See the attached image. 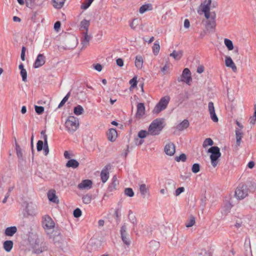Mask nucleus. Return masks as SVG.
Segmentation results:
<instances>
[{
	"mask_svg": "<svg viewBox=\"0 0 256 256\" xmlns=\"http://www.w3.org/2000/svg\"><path fill=\"white\" fill-rule=\"evenodd\" d=\"M164 128V120L156 118L150 124L148 130L151 136L158 135Z\"/></svg>",
	"mask_w": 256,
	"mask_h": 256,
	"instance_id": "nucleus-1",
	"label": "nucleus"
},
{
	"mask_svg": "<svg viewBox=\"0 0 256 256\" xmlns=\"http://www.w3.org/2000/svg\"><path fill=\"white\" fill-rule=\"evenodd\" d=\"M79 125L78 118L74 116H68L65 122L66 130L71 134H73L77 130Z\"/></svg>",
	"mask_w": 256,
	"mask_h": 256,
	"instance_id": "nucleus-2",
	"label": "nucleus"
},
{
	"mask_svg": "<svg viewBox=\"0 0 256 256\" xmlns=\"http://www.w3.org/2000/svg\"><path fill=\"white\" fill-rule=\"evenodd\" d=\"M208 152L210 153V158L212 166L215 168L218 164V160L221 156L220 149L216 146L210 147L208 150Z\"/></svg>",
	"mask_w": 256,
	"mask_h": 256,
	"instance_id": "nucleus-3",
	"label": "nucleus"
},
{
	"mask_svg": "<svg viewBox=\"0 0 256 256\" xmlns=\"http://www.w3.org/2000/svg\"><path fill=\"white\" fill-rule=\"evenodd\" d=\"M170 100V98L169 96H165L162 98L154 108L152 110L153 114H158L160 112L164 110L166 108Z\"/></svg>",
	"mask_w": 256,
	"mask_h": 256,
	"instance_id": "nucleus-4",
	"label": "nucleus"
},
{
	"mask_svg": "<svg viewBox=\"0 0 256 256\" xmlns=\"http://www.w3.org/2000/svg\"><path fill=\"white\" fill-rule=\"evenodd\" d=\"M248 195V188L246 184H240L235 191V196L238 199L242 200Z\"/></svg>",
	"mask_w": 256,
	"mask_h": 256,
	"instance_id": "nucleus-5",
	"label": "nucleus"
},
{
	"mask_svg": "<svg viewBox=\"0 0 256 256\" xmlns=\"http://www.w3.org/2000/svg\"><path fill=\"white\" fill-rule=\"evenodd\" d=\"M120 234L122 240L124 244L128 247L131 244L129 234L127 232V227L126 223H124L120 230Z\"/></svg>",
	"mask_w": 256,
	"mask_h": 256,
	"instance_id": "nucleus-6",
	"label": "nucleus"
},
{
	"mask_svg": "<svg viewBox=\"0 0 256 256\" xmlns=\"http://www.w3.org/2000/svg\"><path fill=\"white\" fill-rule=\"evenodd\" d=\"M212 3L211 0H205L202 2L199 8L201 9V11L204 13L205 18L208 20L210 18L211 16H210V6Z\"/></svg>",
	"mask_w": 256,
	"mask_h": 256,
	"instance_id": "nucleus-7",
	"label": "nucleus"
},
{
	"mask_svg": "<svg viewBox=\"0 0 256 256\" xmlns=\"http://www.w3.org/2000/svg\"><path fill=\"white\" fill-rule=\"evenodd\" d=\"M42 225L44 230H47L54 228L55 224L49 216L46 215L43 217Z\"/></svg>",
	"mask_w": 256,
	"mask_h": 256,
	"instance_id": "nucleus-8",
	"label": "nucleus"
},
{
	"mask_svg": "<svg viewBox=\"0 0 256 256\" xmlns=\"http://www.w3.org/2000/svg\"><path fill=\"white\" fill-rule=\"evenodd\" d=\"M192 80L191 72L188 68H185L182 72L180 79L178 78V82H184L189 84Z\"/></svg>",
	"mask_w": 256,
	"mask_h": 256,
	"instance_id": "nucleus-9",
	"label": "nucleus"
},
{
	"mask_svg": "<svg viewBox=\"0 0 256 256\" xmlns=\"http://www.w3.org/2000/svg\"><path fill=\"white\" fill-rule=\"evenodd\" d=\"M44 150V152L45 156H47L49 152L48 143L44 144L43 141L39 140L36 144V150L38 152H40Z\"/></svg>",
	"mask_w": 256,
	"mask_h": 256,
	"instance_id": "nucleus-10",
	"label": "nucleus"
},
{
	"mask_svg": "<svg viewBox=\"0 0 256 256\" xmlns=\"http://www.w3.org/2000/svg\"><path fill=\"white\" fill-rule=\"evenodd\" d=\"M208 110L210 114V116L212 120L214 122H218V118L216 115L215 112V109L214 107V104L212 102H210L208 104Z\"/></svg>",
	"mask_w": 256,
	"mask_h": 256,
	"instance_id": "nucleus-11",
	"label": "nucleus"
},
{
	"mask_svg": "<svg viewBox=\"0 0 256 256\" xmlns=\"http://www.w3.org/2000/svg\"><path fill=\"white\" fill-rule=\"evenodd\" d=\"M45 59L46 58L43 54H38L34 64V67L37 68L43 66L46 62Z\"/></svg>",
	"mask_w": 256,
	"mask_h": 256,
	"instance_id": "nucleus-12",
	"label": "nucleus"
},
{
	"mask_svg": "<svg viewBox=\"0 0 256 256\" xmlns=\"http://www.w3.org/2000/svg\"><path fill=\"white\" fill-rule=\"evenodd\" d=\"M92 182L90 180H84L80 183L78 188L80 190H90L92 188Z\"/></svg>",
	"mask_w": 256,
	"mask_h": 256,
	"instance_id": "nucleus-13",
	"label": "nucleus"
},
{
	"mask_svg": "<svg viewBox=\"0 0 256 256\" xmlns=\"http://www.w3.org/2000/svg\"><path fill=\"white\" fill-rule=\"evenodd\" d=\"M216 14H211L210 18L206 21V28L208 30L212 31L216 26Z\"/></svg>",
	"mask_w": 256,
	"mask_h": 256,
	"instance_id": "nucleus-14",
	"label": "nucleus"
},
{
	"mask_svg": "<svg viewBox=\"0 0 256 256\" xmlns=\"http://www.w3.org/2000/svg\"><path fill=\"white\" fill-rule=\"evenodd\" d=\"M164 152L167 155L173 156L176 152L174 144L172 142L166 144L164 147Z\"/></svg>",
	"mask_w": 256,
	"mask_h": 256,
	"instance_id": "nucleus-15",
	"label": "nucleus"
},
{
	"mask_svg": "<svg viewBox=\"0 0 256 256\" xmlns=\"http://www.w3.org/2000/svg\"><path fill=\"white\" fill-rule=\"evenodd\" d=\"M119 184V182L117 179L116 176H114L112 178L111 183L108 188V192H112L116 189L117 186Z\"/></svg>",
	"mask_w": 256,
	"mask_h": 256,
	"instance_id": "nucleus-16",
	"label": "nucleus"
},
{
	"mask_svg": "<svg viewBox=\"0 0 256 256\" xmlns=\"http://www.w3.org/2000/svg\"><path fill=\"white\" fill-rule=\"evenodd\" d=\"M117 132L116 129L111 128L109 129L108 132L107 133L108 139L113 142L116 140L117 138Z\"/></svg>",
	"mask_w": 256,
	"mask_h": 256,
	"instance_id": "nucleus-17",
	"label": "nucleus"
},
{
	"mask_svg": "<svg viewBox=\"0 0 256 256\" xmlns=\"http://www.w3.org/2000/svg\"><path fill=\"white\" fill-rule=\"evenodd\" d=\"M145 114V106L144 103L140 102L137 105V111L136 113V117L141 118Z\"/></svg>",
	"mask_w": 256,
	"mask_h": 256,
	"instance_id": "nucleus-18",
	"label": "nucleus"
},
{
	"mask_svg": "<svg viewBox=\"0 0 256 256\" xmlns=\"http://www.w3.org/2000/svg\"><path fill=\"white\" fill-rule=\"evenodd\" d=\"M48 197L49 200L55 204H58L59 200L58 196L56 194V191L54 190H50L48 192Z\"/></svg>",
	"mask_w": 256,
	"mask_h": 256,
	"instance_id": "nucleus-19",
	"label": "nucleus"
},
{
	"mask_svg": "<svg viewBox=\"0 0 256 256\" xmlns=\"http://www.w3.org/2000/svg\"><path fill=\"white\" fill-rule=\"evenodd\" d=\"M101 180L102 182H106L109 178V172L108 170V166H106L103 168L100 173Z\"/></svg>",
	"mask_w": 256,
	"mask_h": 256,
	"instance_id": "nucleus-20",
	"label": "nucleus"
},
{
	"mask_svg": "<svg viewBox=\"0 0 256 256\" xmlns=\"http://www.w3.org/2000/svg\"><path fill=\"white\" fill-rule=\"evenodd\" d=\"M24 204H26L25 211L26 212L28 215H34L36 214V209L33 206V204L32 203L28 204L26 202H24Z\"/></svg>",
	"mask_w": 256,
	"mask_h": 256,
	"instance_id": "nucleus-21",
	"label": "nucleus"
},
{
	"mask_svg": "<svg viewBox=\"0 0 256 256\" xmlns=\"http://www.w3.org/2000/svg\"><path fill=\"white\" fill-rule=\"evenodd\" d=\"M225 64L227 67L232 68L234 72H236V66L230 56H226Z\"/></svg>",
	"mask_w": 256,
	"mask_h": 256,
	"instance_id": "nucleus-22",
	"label": "nucleus"
},
{
	"mask_svg": "<svg viewBox=\"0 0 256 256\" xmlns=\"http://www.w3.org/2000/svg\"><path fill=\"white\" fill-rule=\"evenodd\" d=\"M17 230L16 226L8 227L4 230V234L8 236H12L17 232Z\"/></svg>",
	"mask_w": 256,
	"mask_h": 256,
	"instance_id": "nucleus-23",
	"label": "nucleus"
},
{
	"mask_svg": "<svg viewBox=\"0 0 256 256\" xmlns=\"http://www.w3.org/2000/svg\"><path fill=\"white\" fill-rule=\"evenodd\" d=\"M14 246V242L11 240H7L4 242L3 248L4 250L8 252H10L12 250Z\"/></svg>",
	"mask_w": 256,
	"mask_h": 256,
	"instance_id": "nucleus-24",
	"label": "nucleus"
},
{
	"mask_svg": "<svg viewBox=\"0 0 256 256\" xmlns=\"http://www.w3.org/2000/svg\"><path fill=\"white\" fill-rule=\"evenodd\" d=\"M91 36L88 34V32H84V37L81 40V44L83 47L87 46L89 44V42Z\"/></svg>",
	"mask_w": 256,
	"mask_h": 256,
	"instance_id": "nucleus-25",
	"label": "nucleus"
},
{
	"mask_svg": "<svg viewBox=\"0 0 256 256\" xmlns=\"http://www.w3.org/2000/svg\"><path fill=\"white\" fill-rule=\"evenodd\" d=\"M189 125L190 124L188 120H184L176 126V128L178 130L182 131L188 128Z\"/></svg>",
	"mask_w": 256,
	"mask_h": 256,
	"instance_id": "nucleus-26",
	"label": "nucleus"
},
{
	"mask_svg": "<svg viewBox=\"0 0 256 256\" xmlns=\"http://www.w3.org/2000/svg\"><path fill=\"white\" fill-rule=\"evenodd\" d=\"M16 150L18 158V162H20L23 160V154L22 150L18 144L16 142Z\"/></svg>",
	"mask_w": 256,
	"mask_h": 256,
	"instance_id": "nucleus-27",
	"label": "nucleus"
},
{
	"mask_svg": "<svg viewBox=\"0 0 256 256\" xmlns=\"http://www.w3.org/2000/svg\"><path fill=\"white\" fill-rule=\"evenodd\" d=\"M183 55V51L182 50L176 51L174 50L170 54V56L174 58L176 60H179Z\"/></svg>",
	"mask_w": 256,
	"mask_h": 256,
	"instance_id": "nucleus-28",
	"label": "nucleus"
},
{
	"mask_svg": "<svg viewBox=\"0 0 256 256\" xmlns=\"http://www.w3.org/2000/svg\"><path fill=\"white\" fill-rule=\"evenodd\" d=\"M79 166V162L74 159H70L68 160L66 164V166L67 168H76Z\"/></svg>",
	"mask_w": 256,
	"mask_h": 256,
	"instance_id": "nucleus-29",
	"label": "nucleus"
},
{
	"mask_svg": "<svg viewBox=\"0 0 256 256\" xmlns=\"http://www.w3.org/2000/svg\"><path fill=\"white\" fill-rule=\"evenodd\" d=\"M152 9V6L151 4H147L142 6L139 10L140 14H144L146 11L150 10Z\"/></svg>",
	"mask_w": 256,
	"mask_h": 256,
	"instance_id": "nucleus-30",
	"label": "nucleus"
},
{
	"mask_svg": "<svg viewBox=\"0 0 256 256\" xmlns=\"http://www.w3.org/2000/svg\"><path fill=\"white\" fill-rule=\"evenodd\" d=\"M90 26V21L84 19L81 21L80 25V30H85L86 32H88V26Z\"/></svg>",
	"mask_w": 256,
	"mask_h": 256,
	"instance_id": "nucleus-31",
	"label": "nucleus"
},
{
	"mask_svg": "<svg viewBox=\"0 0 256 256\" xmlns=\"http://www.w3.org/2000/svg\"><path fill=\"white\" fill-rule=\"evenodd\" d=\"M159 246V243L155 240L151 241L149 242L148 247L150 248V251L154 252L156 250Z\"/></svg>",
	"mask_w": 256,
	"mask_h": 256,
	"instance_id": "nucleus-32",
	"label": "nucleus"
},
{
	"mask_svg": "<svg viewBox=\"0 0 256 256\" xmlns=\"http://www.w3.org/2000/svg\"><path fill=\"white\" fill-rule=\"evenodd\" d=\"M143 58L141 56L138 55L136 57L135 66L138 68L140 69L142 67L143 65Z\"/></svg>",
	"mask_w": 256,
	"mask_h": 256,
	"instance_id": "nucleus-33",
	"label": "nucleus"
},
{
	"mask_svg": "<svg viewBox=\"0 0 256 256\" xmlns=\"http://www.w3.org/2000/svg\"><path fill=\"white\" fill-rule=\"evenodd\" d=\"M140 192L143 198L146 197L148 189L145 184H142L140 186Z\"/></svg>",
	"mask_w": 256,
	"mask_h": 256,
	"instance_id": "nucleus-34",
	"label": "nucleus"
},
{
	"mask_svg": "<svg viewBox=\"0 0 256 256\" xmlns=\"http://www.w3.org/2000/svg\"><path fill=\"white\" fill-rule=\"evenodd\" d=\"M160 42L158 40H156L154 44V46H152V52H153L155 56L158 55L160 52Z\"/></svg>",
	"mask_w": 256,
	"mask_h": 256,
	"instance_id": "nucleus-35",
	"label": "nucleus"
},
{
	"mask_svg": "<svg viewBox=\"0 0 256 256\" xmlns=\"http://www.w3.org/2000/svg\"><path fill=\"white\" fill-rule=\"evenodd\" d=\"M84 112V110L80 105H78L74 108V112L76 116L82 114Z\"/></svg>",
	"mask_w": 256,
	"mask_h": 256,
	"instance_id": "nucleus-36",
	"label": "nucleus"
},
{
	"mask_svg": "<svg viewBox=\"0 0 256 256\" xmlns=\"http://www.w3.org/2000/svg\"><path fill=\"white\" fill-rule=\"evenodd\" d=\"M128 220L129 221L134 224V226L136 225L137 224V220L136 218L134 215L132 214V210H129L128 211Z\"/></svg>",
	"mask_w": 256,
	"mask_h": 256,
	"instance_id": "nucleus-37",
	"label": "nucleus"
},
{
	"mask_svg": "<svg viewBox=\"0 0 256 256\" xmlns=\"http://www.w3.org/2000/svg\"><path fill=\"white\" fill-rule=\"evenodd\" d=\"M82 202L85 204H89L90 203L92 200V194H86L84 195L82 198Z\"/></svg>",
	"mask_w": 256,
	"mask_h": 256,
	"instance_id": "nucleus-38",
	"label": "nucleus"
},
{
	"mask_svg": "<svg viewBox=\"0 0 256 256\" xmlns=\"http://www.w3.org/2000/svg\"><path fill=\"white\" fill-rule=\"evenodd\" d=\"M46 249L44 246L39 247L38 245L36 244L33 246V250L34 253L38 254L42 252L43 251L46 250Z\"/></svg>",
	"mask_w": 256,
	"mask_h": 256,
	"instance_id": "nucleus-39",
	"label": "nucleus"
},
{
	"mask_svg": "<svg viewBox=\"0 0 256 256\" xmlns=\"http://www.w3.org/2000/svg\"><path fill=\"white\" fill-rule=\"evenodd\" d=\"M224 43L229 50H231L234 49L233 43L231 40L228 38H225L224 40Z\"/></svg>",
	"mask_w": 256,
	"mask_h": 256,
	"instance_id": "nucleus-40",
	"label": "nucleus"
},
{
	"mask_svg": "<svg viewBox=\"0 0 256 256\" xmlns=\"http://www.w3.org/2000/svg\"><path fill=\"white\" fill-rule=\"evenodd\" d=\"M150 134L149 130H140L138 134V136L140 139H143L146 137L148 135Z\"/></svg>",
	"mask_w": 256,
	"mask_h": 256,
	"instance_id": "nucleus-41",
	"label": "nucleus"
},
{
	"mask_svg": "<svg viewBox=\"0 0 256 256\" xmlns=\"http://www.w3.org/2000/svg\"><path fill=\"white\" fill-rule=\"evenodd\" d=\"M94 0H85L81 5V8L86 10L90 6Z\"/></svg>",
	"mask_w": 256,
	"mask_h": 256,
	"instance_id": "nucleus-42",
	"label": "nucleus"
},
{
	"mask_svg": "<svg viewBox=\"0 0 256 256\" xmlns=\"http://www.w3.org/2000/svg\"><path fill=\"white\" fill-rule=\"evenodd\" d=\"M195 222V218L194 216H191L190 217V219L188 220V222L186 224V226L187 228H190L193 226Z\"/></svg>",
	"mask_w": 256,
	"mask_h": 256,
	"instance_id": "nucleus-43",
	"label": "nucleus"
},
{
	"mask_svg": "<svg viewBox=\"0 0 256 256\" xmlns=\"http://www.w3.org/2000/svg\"><path fill=\"white\" fill-rule=\"evenodd\" d=\"M70 92H69L60 102L58 104V108H60L64 104L68 101V98L70 96Z\"/></svg>",
	"mask_w": 256,
	"mask_h": 256,
	"instance_id": "nucleus-44",
	"label": "nucleus"
},
{
	"mask_svg": "<svg viewBox=\"0 0 256 256\" xmlns=\"http://www.w3.org/2000/svg\"><path fill=\"white\" fill-rule=\"evenodd\" d=\"M130 84V89L134 88L136 87L138 81L137 78L136 76H134L132 78L129 82Z\"/></svg>",
	"mask_w": 256,
	"mask_h": 256,
	"instance_id": "nucleus-45",
	"label": "nucleus"
},
{
	"mask_svg": "<svg viewBox=\"0 0 256 256\" xmlns=\"http://www.w3.org/2000/svg\"><path fill=\"white\" fill-rule=\"evenodd\" d=\"M124 192L125 195L128 196L132 197L134 196V192L132 188H126Z\"/></svg>",
	"mask_w": 256,
	"mask_h": 256,
	"instance_id": "nucleus-46",
	"label": "nucleus"
},
{
	"mask_svg": "<svg viewBox=\"0 0 256 256\" xmlns=\"http://www.w3.org/2000/svg\"><path fill=\"white\" fill-rule=\"evenodd\" d=\"M213 144V140L210 138H207L204 142L203 146L206 148L208 146H212Z\"/></svg>",
	"mask_w": 256,
	"mask_h": 256,
	"instance_id": "nucleus-47",
	"label": "nucleus"
},
{
	"mask_svg": "<svg viewBox=\"0 0 256 256\" xmlns=\"http://www.w3.org/2000/svg\"><path fill=\"white\" fill-rule=\"evenodd\" d=\"M186 156L184 154H182L179 156H177L175 158V160L178 162L180 161L184 162L186 160Z\"/></svg>",
	"mask_w": 256,
	"mask_h": 256,
	"instance_id": "nucleus-48",
	"label": "nucleus"
},
{
	"mask_svg": "<svg viewBox=\"0 0 256 256\" xmlns=\"http://www.w3.org/2000/svg\"><path fill=\"white\" fill-rule=\"evenodd\" d=\"M192 170L194 174H196L199 172L200 170V164L198 163L194 164L192 167Z\"/></svg>",
	"mask_w": 256,
	"mask_h": 256,
	"instance_id": "nucleus-49",
	"label": "nucleus"
},
{
	"mask_svg": "<svg viewBox=\"0 0 256 256\" xmlns=\"http://www.w3.org/2000/svg\"><path fill=\"white\" fill-rule=\"evenodd\" d=\"M115 218L117 224H119L120 221V216H121L120 212H119V210L118 208L116 209L114 211V213Z\"/></svg>",
	"mask_w": 256,
	"mask_h": 256,
	"instance_id": "nucleus-50",
	"label": "nucleus"
},
{
	"mask_svg": "<svg viewBox=\"0 0 256 256\" xmlns=\"http://www.w3.org/2000/svg\"><path fill=\"white\" fill-rule=\"evenodd\" d=\"M186 95L181 93L177 96L176 100L179 104H182L185 100Z\"/></svg>",
	"mask_w": 256,
	"mask_h": 256,
	"instance_id": "nucleus-51",
	"label": "nucleus"
},
{
	"mask_svg": "<svg viewBox=\"0 0 256 256\" xmlns=\"http://www.w3.org/2000/svg\"><path fill=\"white\" fill-rule=\"evenodd\" d=\"M26 5L28 7L32 8L36 5L34 0H25Z\"/></svg>",
	"mask_w": 256,
	"mask_h": 256,
	"instance_id": "nucleus-52",
	"label": "nucleus"
},
{
	"mask_svg": "<svg viewBox=\"0 0 256 256\" xmlns=\"http://www.w3.org/2000/svg\"><path fill=\"white\" fill-rule=\"evenodd\" d=\"M34 109L36 113L38 114H42L44 112V108L42 106H35Z\"/></svg>",
	"mask_w": 256,
	"mask_h": 256,
	"instance_id": "nucleus-53",
	"label": "nucleus"
},
{
	"mask_svg": "<svg viewBox=\"0 0 256 256\" xmlns=\"http://www.w3.org/2000/svg\"><path fill=\"white\" fill-rule=\"evenodd\" d=\"M54 2V6L56 8H62L64 4V2L62 1L60 2H58L56 1V0H53Z\"/></svg>",
	"mask_w": 256,
	"mask_h": 256,
	"instance_id": "nucleus-54",
	"label": "nucleus"
},
{
	"mask_svg": "<svg viewBox=\"0 0 256 256\" xmlns=\"http://www.w3.org/2000/svg\"><path fill=\"white\" fill-rule=\"evenodd\" d=\"M73 215L74 218H78L82 215V211L79 208H76L73 212Z\"/></svg>",
	"mask_w": 256,
	"mask_h": 256,
	"instance_id": "nucleus-55",
	"label": "nucleus"
},
{
	"mask_svg": "<svg viewBox=\"0 0 256 256\" xmlns=\"http://www.w3.org/2000/svg\"><path fill=\"white\" fill-rule=\"evenodd\" d=\"M236 138H239L240 139H242L244 136V133L239 130L236 128L235 131Z\"/></svg>",
	"mask_w": 256,
	"mask_h": 256,
	"instance_id": "nucleus-56",
	"label": "nucleus"
},
{
	"mask_svg": "<svg viewBox=\"0 0 256 256\" xmlns=\"http://www.w3.org/2000/svg\"><path fill=\"white\" fill-rule=\"evenodd\" d=\"M20 75L22 78V80L24 82L27 80V72L26 70H22L20 72Z\"/></svg>",
	"mask_w": 256,
	"mask_h": 256,
	"instance_id": "nucleus-57",
	"label": "nucleus"
},
{
	"mask_svg": "<svg viewBox=\"0 0 256 256\" xmlns=\"http://www.w3.org/2000/svg\"><path fill=\"white\" fill-rule=\"evenodd\" d=\"M184 191V187H180L178 188L175 192V195L178 196L180 195L181 193L183 192Z\"/></svg>",
	"mask_w": 256,
	"mask_h": 256,
	"instance_id": "nucleus-58",
	"label": "nucleus"
},
{
	"mask_svg": "<svg viewBox=\"0 0 256 256\" xmlns=\"http://www.w3.org/2000/svg\"><path fill=\"white\" fill-rule=\"evenodd\" d=\"M61 26V22L60 21H57L54 24V29L56 32H58Z\"/></svg>",
	"mask_w": 256,
	"mask_h": 256,
	"instance_id": "nucleus-59",
	"label": "nucleus"
},
{
	"mask_svg": "<svg viewBox=\"0 0 256 256\" xmlns=\"http://www.w3.org/2000/svg\"><path fill=\"white\" fill-rule=\"evenodd\" d=\"M116 64L120 67H122L124 66V60L121 58H118L116 60Z\"/></svg>",
	"mask_w": 256,
	"mask_h": 256,
	"instance_id": "nucleus-60",
	"label": "nucleus"
},
{
	"mask_svg": "<svg viewBox=\"0 0 256 256\" xmlns=\"http://www.w3.org/2000/svg\"><path fill=\"white\" fill-rule=\"evenodd\" d=\"M94 68L98 72H100L102 70V66L100 64H94Z\"/></svg>",
	"mask_w": 256,
	"mask_h": 256,
	"instance_id": "nucleus-61",
	"label": "nucleus"
},
{
	"mask_svg": "<svg viewBox=\"0 0 256 256\" xmlns=\"http://www.w3.org/2000/svg\"><path fill=\"white\" fill-rule=\"evenodd\" d=\"M204 66H203L200 65L198 67V68L196 70L197 72H198V74H202V72H204Z\"/></svg>",
	"mask_w": 256,
	"mask_h": 256,
	"instance_id": "nucleus-62",
	"label": "nucleus"
},
{
	"mask_svg": "<svg viewBox=\"0 0 256 256\" xmlns=\"http://www.w3.org/2000/svg\"><path fill=\"white\" fill-rule=\"evenodd\" d=\"M250 123L252 124H254L256 122V117L254 116H250L249 119Z\"/></svg>",
	"mask_w": 256,
	"mask_h": 256,
	"instance_id": "nucleus-63",
	"label": "nucleus"
},
{
	"mask_svg": "<svg viewBox=\"0 0 256 256\" xmlns=\"http://www.w3.org/2000/svg\"><path fill=\"white\" fill-rule=\"evenodd\" d=\"M168 66L167 64H166L164 66L161 68V71L164 74H165L166 72L168 70Z\"/></svg>",
	"mask_w": 256,
	"mask_h": 256,
	"instance_id": "nucleus-64",
	"label": "nucleus"
}]
</instances>
